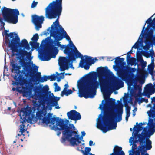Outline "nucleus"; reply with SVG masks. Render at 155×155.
I'll return each instance as SVG.
<instances>
[{
    "instance_id": "f257e3e1",
    "label": "nucleus",
    "mask_w": 155,
    "mask_h": 155,
    "mask_svg": "<svg viewBox=\"0 0 155 155\" xmlns=\"http://www.w3.org/2000/svg\"><path fill=\"white\" fill-rule=\"evenodd\" d=\"M56 28V30L53 31L50 34V36L46 38L45 40L47 41H50L44 49L43 53L41 54V60L48 61L51 57L49 54L54 52L58 51V48L60 47L61 50L65 48L64 53L68 57H60L58 60V64L61 71H63L69 68V64L76 60L78 58H82L83 55L79 52L74 45L71 42V45H63L60 44L59 41L64 38L63 34Z\"/></svg>"
},
{
    "instance_id": "f03ea898",
    "label": "nucleus",
    "mask_w": 155,
    "mask_h": 155,
    "mask_svg": "<svg viewBox=\"0 0 155 155\" xmlns=\"http://www.w3.org/2000/svg\"><path fill=\"white\" fill-rule=\"evenodd\" d=\"M47 113L43 111H38L36 114V119H38L44 124H48L51 123L53 125L52 129L55 131H58L57 134L59 135L61 134V131L63 130L61 142L64 143L68 140L72 146L77 145L81 143L80 140H82L83 136L78 134V131L75 130V128L73 124H68L64 119L57 117H52V114L49 113L46 116Z\"/></svg>"
},
{
    "instance_id": "7ed1b4c3",
    "label": "nucleus",
    "mask_w": 155,
    "mask_h": 155,
    "mask_svg": "<svg viewBox=\"0 0 155 155\" xmlns=\"http://www.w3.org/2000/svg\"><path fill=\"white\" fill-rule=\"evenodd\" d=\"M98 80L97 81V73L92 71L87 77L85 84H81L79 87V96L86 99L93 98L96 94L97 89L100 86L101 89L105 90L109 86V81L103 76L113 74L107 67H100L97 68Z\"/></svg>"
},
{
    "instance_id": "20e7f679",
    "label": "nucleus",
    "mask_w": 155,
    "mask_h": 155,
    "mask_svg": "<svg viewBox=\"0 0 155 155\" xmlns=\"http://www.w3.org/2000/svg\"><path fill=\"white\" fill-rule=\"evenodd\" d=\"M115 100L112 98L106 99V102L109 104L112 108L116 109L117 112L114 111L112 109L110 110L104 111V116L103 118L104 126L101 122H98L97 127L103 133L108 131L116 129L117 123L122 120V116L123 113V105L121 103L118 105L115 103Z\"/></svg>"
},
{
    "instance_id": "39448f33",
    "label": "nucleus",
    "mask_w": 155,
    "mask_h": 155,
    "mask_svg": "<svg viewBox=\"0 0 155 155\" xmlns=\"http://www.w3.org/2000/svg\"><path fill=\"white\" fill-rule=\"evenodd\" d=\"M8 46L12 50V56H18L21 55V57H25V56H31L25 49L27 50L30 49L29 45L26 39L22 40L20 42V38L17 35L15 38L10 39V42L8 44Z\"/></svg>"
},
{
    "instance_id": "423d86ee",
    "label": "nucleus",
    "mask_w": 155,
    "mask_h": 155,
    "mask_svg": "<svg viewBox=\"0 0 155 155\" xmlns=\"http://www.w3.org/2000/svg\"><path fill=\"white\" fill-rule=\"evenodd\" d=\"M18 56H19L18 58L20 59L19 62L21 65L18 66L17 62L13 60H12L10 62V65L12 67L11 71L15 73L13 78L15 80L17 79L22 67H23V74L26 78H33L34 74L35 73L34 69L28 63L25 62L23 58L25 57H21V55H19Z\"/></svg>"
},
{
    "instance_id": "0eeeda50",
    "label": "nucleus",
    "mask_w": 155,
    "mask_h": 155,
    "mask_svg": "<svg viewBox=\"0 0 155 155\" xmlns=\"http://www.w3.org/2000/svg\"><path fill=\"white\" fill-rule=\"evenodd\" d=\"M61 13L60 14H54L53 13H45V18L50 19H55L57 18L55 22H53V24L51 25V30H50V33H52L53 31L56 30V28L61 33L63 34L64 36V38H65L67 40L71 43V41L69 36L68 35L64 29L62 28L61 26L59 24L58 21V19L61 15Z\"/></svg>"
},
{
    "instance_id": "6e6552de",
    "label": "nucleus",
    "mask_w": 155,
    "mask_h": 155,
    "mask_svg": "<svg viewBox=\"0 0 155 155\" xmlns=\"http://www.w3.org/2000/svg\"><path fill=\"white\" fill-rule=\"evenodd\" d=\"M2 12L5 21L13 24L18 22L19 12L17 9H11L4 7L2 8Z\"/></svg>"
},
{
    "instance_id": "1a4fd4ad",
    "label": "nucleus",
    "mask_w": 155,
    "mask_h": 155,
    "mask_svg": "<svg viewBox=\"0 0 155 155\" xmlns=\"http://www.w3.org/2000/svg\"><path fill=\"white\" fill-rule=\"evenodd\" d=\"M62 0H55L49 3L45 8V13L60 14L62 10Z\"/></svg>"
},
{
    "instance_id": "9d476101",
    "label": "nucleus",
    "mask_w": 155,
    "mask_h": 155,
    "mask_svg": "<svg viewBox=\"0 0 155 155\" xmlns=\"http://www.w3.org/2000/svg\"><path fill=\"white\" fill-rule=\"evenodd\" d=\"M49 90L48 85L43 87L38 86H35L34 89V95L37 98L42 97L43 101L45 102L48 101L49 97L48 94L47 93Z\"/></svg>"
},
{
    "instance_id": "9b49d317",
    "label": "nucleus",
    "mask_w": 155,
    "mask_h": 155,
    "mask_svg": "<svg viewBox=\"0 0 155 155\" xmlns=\"http://www.w3.org/2000/svg\"><path fill=\"white\" fill-rule=\"evenodd\" d=\"M30 110L27 108H22L20 112L19 116L20 117V119L22 120L21 121L22 125L20 126V132L21 134H23V136L25 135L24 133L26 131V130L25 129L26 127L25 123L26 122H28V120L30 118Z\"/></svg>"
},
{
    "instance_id": "f8f14e48",
    "label": "nucleus",
    "mask_w": 155,
    "mask_h": 155,
    "mask_svg": "<svg viewBox=\"0 0 155 155\" xmlns=\"http://www.w3.org/2000/svg\"><path fill=\"white\" fill-rule=\"evenodd\" d=\"M136 70L135 68L125 66L118 72V75L122 80L127 81L129 79L133 73Z\"/></svg>"
},
{
    "instance_id": "ddd939ff",
    "label": "nucleus",
    "mask_w": 155,
    "mask_h": 155,
    "mask_svg": "<svg viewBox=\"0 0 155 155\" xmlns=\"http://www.w3.org/2000/svg\"><path fill=\"white\" fill-rule=\"evenodd\" d=\"M153 109L148 111L147 112L149 116V122L147 124L148 126L150 127L148 130L149 135L148 138L150 137L155 132V105Z\"/></svg>"
},
{
    "instance_id": "4468645a",
    "label": "nucleus",
    "mask_w": 155,
    "mask_h": 155,
    "mask_svg": "<svg viewBox=\"0 0 155 155\" xmlns=\"http://www.w3.org/2000/svg\"><path fill=\"white\" fill-rule=\"evenodd\" d=\"M127 63L128 65H130L132 66L136 65L137 66L138 71L139 72V74L138 76L140 78H143L145 76H147L148 73L145 70L140 68H138L139 64L137 62L136 59L133 57H131L127 60Z\"/></svg>"
},
{
    "instance_id": "2eb2a0df",
    "label": "nucleus",
    "mask_w": 155,
    "mask_h": 155,
    "mask_svg": "<svg viewBox=\"0 0 155 155\" xmlns=\"http://www.w3.org/2000/svg\"><path fill=\"white\" fill-rule=\"evenodd\" d=\"M84 57H85V59L82 58L83 57L81 58V59L80 61L79 64L81 67L84 68L85 69L87 70L89 69L90 66L95 63L97 60V58H95L92 59V57H89L87 55H85Z\"/></svg>"
},
{
    "instance_id": "dca6fc26",
    "label": "nucleus",
    "mask_w": 155,
    "mask_h": 155,
    "mask_svg": "<svg viewBox=\"0 0 155 155\" xmlns=\"http://www.w3.org/2000/svg\"><path fill=\"white\" fill-rule=\"evenodd\" d=\"M32 20L33 23L35 26V29L38 31L42 27L41 24L44 20V17L43 16H39L34 15L32 16Z\"/></svg>"
},
{
    "instance_id": "f3484780",
    "label": "nucleus",
    "mask_w": 155,
    "mask_h": 155,
    "mask_svg": "<svg viewBox=\"0 0 155 155\" xmlns=\"http://www.w3.org/2000/svg\"><path fill=\"white\" fill-rule=\"evenodd\" d=\"M67 114L68 119L73 120L76 121L81 118V116L80 113L75 110H72L68 112Z\"/></svg>"
},
{
    "instance_id": "a211bd4d",
    "label": "nucleus",
    "mask_w": 155,
    "mask_h": 155,
    "mask_svg": "<svg viewBox=\"0 0 155 155\" xmlns=\"http://www.w3.org/2000/svg\"><path fill=\"white\" fill-rule=\"evenodd\" d=\"M138 133H137V134H136V132L134 134V135L135 137V140H133L131 141H130V143L131 145L132 144V142H133V143H137L138 142H139L140 143V144L141 145H142V144H145V140L144 139L143 137H142V135L140 134H138ZM132 138L133 139L134 138L131 137H130V139Z\"/></svg>"
},
{
    "instance_id": "6ab92c4d",
    "label": "nucleus",
    "mask_w": 155,
    "mask_h": 155,
    "mask_svg": "<svg viewBox=\"0 0 155 155\" xmlns=\"http://www.w3.org/2000/svg\"><path fill=\"white\" fill-rule=\"evenodd\" d=\"M36 72V71H35ZM35 73L34 74V77L31 78L32 79H35L36 81L38 82H43L46 81L48 79H49L48 76L44 75L43 77H41V73L40 72H37L36 74Z\"/></svg>"
},
{
    "instance_id": "aec40b11",
    "label": "nucleus",
    "mask_w": 155,
    "mask_h": 155,
    "mask_svg": "<svg viewBox=\"0 0 155 155\" xmlns=\"http://www.w3.org/2000/svg\"><path fill=\"white\" fill-rule=\"evenodd\" d=\"M9 32V30H5L4 31V33H3V36H5L6 40L5 41V43L7 45V44H8L10 42V40L8 38L9 37H10L11 39H12L13 38H15V36H16L17 35V34L15 33V32H11L9 34L7 33L8 32Z\"/></svg>"
},
{
    "instance_id": "412c9836",
    "label": "nucleus",
    "mask_w": 155,
    "mask_h": 155,
    "mask_svg": "<svg viewBox=\"0 0 155 155\" xmlns=\"http://www.w3.org/2000/svg\"><path fill=\"white\" fill-rule=\"evenodd\" d=\"M145 144H142L140 146H139L140 147L142 148V150H144V151L146 153H147V150H150L152 148L151 145L152 142L151 140L148 138L145 139Z\"/></svg>"
},
{
    "instance_id": "4be33fe9",
    "label": "nucleus",
    "mask_w": 155,
    "mask_h": 155,
    "mask_svg": "<svg viewBox=\"0 0 155 155\" xmlns=\"http://www.w3.org/2000/svg\"><path fill=\"white\" fill-rule=\"evenodd\" d=\"M113 84L116 90L123 87L124 85V82L122 80L117 77H116L114 79Z\"/></svg>"
},
{
    "instance_id": "5701e85b",
    "label": "nucleus",
    "mask_w": 155,
    "mask_h": 155,
    "mask_svg": "<svg viewBox=\"0 0 155 155\" xmlns=\"http://www.w3.org/2000/svg\"><path fill=\"white\" fill-rule=\"evenodd\" d=\"M146 124V123L144 122L143 123H140L139 124H138V122H137L136 123V125H134V127L133 128L134 131L133 133H134V131H135L136 134H137V133H139V132L141 131L143 129V127L142 126Z\"/></svg>"
},
{
    "instance_id": "b1692460",
    "label": "nucleus",
    "mask_w": 155,
    "mask_h": 155,
    "mask_svg": "<svg viewBox=\"0 0 155 155\" xmlns=\"http://www.w3.org/2000/svg\"><path fill=\"white\" fill-rule=\"evenodd\" d=\"M154 87L152 83H150L146 85L144 88L143 95H147L150 92L152 93V90Z\"/></svg>"
},
{
    "instance_id": "393cba45",
    "label": "nucleus",
    "mask_w": 155,
    "mask_h": 155,
    "mask_svg": "<svg viewBox=\"0 0 155 155\" xmlns=\"http://www.w3.org/2000/svg\"><path fill=\"white\" fill-rule=\"evenodd\" d=\"M60 99L59 97L54 96L50 98L51 103L52 104L53 106H56L55 108L57 109H59L60 108L59 106H56L58 105V101L60 100Z\"/></svg>"
},
{
    "instance_id": "a878e982",
    "label": "nucleus",
    "mask_w": 155,
    "mask_h": 155,
    "mask_svg": "<svg viewBox=\"0 0 155 155\" xmlns=\"http://www.w3.org/2000/svg\"><path fill=\"white\" fill-rule=\"evenodd\" d=\"M148 126H147L146 127L143 128V131L141 132L140 134L142 135V137H143L145 140V139L148 137V135H149L147 130Z\"/></svg>"
},
{
    "instance_id": "bb28decb",
    "label": "nucleus",
    "mask_w": 155,
    "mask_h": 155,
    "mask_svg": "<svg viewBox=\"0 0 155 155\" xmlns=\"http://www.w3.org/2000/svg\"><path fill=\"white\" fill-rule=\"evenodd\" d=\"M142 149V148L140 147L139 146L138 150L136 151L135 155H149L148 153H146L144 150Z\"/></svg>"
},
{
    "instance_id": "cd10ccee",
    "label": "nucleus",
    "mask_w": 155,
    "mask_h": 155,
    "mask_svg": "<svg viewBox=\"0 0 155 155\" xmlns=\"http://www.w3.org/2000/svg\"><path fill=\"white\" fill-rule=\"evenodd\" d=\"M124 60V58H120V57H117L115 58L114 62L117 65L122 64V63Z\"/></svg>"
},
{
    "instance_id": "c85d7f7f",
    "label": "nucleus",
    "mask_w": 155,
    "mask_h": 155,
    "mask_svg": "<svg viewBox=\"0 0 155 155\" xmlns=\"http://www.w3.org/2000/svg\"><path fill=\"white\" fill-rule=\"evenodd\" d=\"M91 151V148L89 147H86L85 149V150H82V152L84 155H95L91 153H90Z\"/></svg>"
},
{
    "instance_id": "c756f323",
    "label": "nucleus",
    "mask_w": 155,
    "mask_h": 155,
    "mask_svg": "<svg viewBox=\"0 0 155 155\" xmlns=\"http://www.w3.org/2000/svg\"><path fill=\"white\" fill-rule=\"evenodd\" d=\"M124 106L126 107V115L127 116H130V107L128 105V103L124 104Z\"/></svg>"
},
{
    "instance_id": "7c9ffc66",
    "label": "nucleus",
    "mask_w": 155,
    "mask_h": 155,
    "mask_svg": "<svg viewBox=\"0 0 155 155\" xmlns=\"http://www.w3.org/2000/svg\"><path fill=\"white\" fill-rule=\"evenodd\" d=\"M145 45L143 47V48L145 50H148L150 47V42L149 41L146 40L145 41Z\"/></svg>"
},
{
    "instance_id": "2f4dec72",
    "label": "nucleus",
    "mask_w": 155,
    "mask_h": 155,
    "mask_svg": "<svg viewBox=\"0 0 155 155\" xmlns=\"http://www.w3.org/2000/svg\"><path fill=\"white\" fill-rule=\"evenodd\" d=\"M72 92L73 91L71 89H68L67 91H64V90H63L61 92V95L62 96H63L64 94L66 96H68L69 94H72Z\"/></svg>"
},
{
    "instance_id": "473e14b6",
    "label": "nucleus",
    "mask_w": 155,
    "mask_h": 155,
    "mask_svg": "<svg viewBox=\"0 0 155 155\" xmlns=\"http://www.w3.org/2000/svg\"><path fill=\"white\" fill-rule=\"evenodd\" d=\"M151 102L152 103H153V107H152L151 105L150 104H149L148 105V106L151 108L149 110H154L153 107L155 105V96L153 97H152L151 98Z\"/></svg>"
},
{
    "instance_id": "72a5a7b5",
    "label": "nucleus",
    "mask_w": 155,
    "mask_h": 155,
    "mask_svg": "<svg viewBox=\"0 0 155 155\" xmlns=\"http://www.w3.org/2000/svg\"><path fill=\"white\" fill-rule=\"evenodd\" d=\"M39 38V36L38 34L37 33H36L33 35V37L31 38V40L35 42H37L38 39Z\"/></svg>"
},
{
    "instance_id": "f704fd0d",
    "label": "nucleus",
    "mask_w": 155,
    "mask_h": 155,
    "mask_svg": "<svg viewBox=\"0 0 155 155\" xmlns=\"http://www.w3.org/2000/svg\"><path fill=\"white\" fill-rule=\"evenodd\" d=\"M153 30L151 31L148 33L147 35V37L151 39L153 38L154 40L155 38V37L153 36Z\"/></svg>"
},
{
    "instance_id": "c9c22d12",
    "label": "nucleus",
    "mask_w": 155,
    "mask_h": 155,
    "mask_svg": "<svg viewBox=\"0 0 155 155\" xmlns=\"http://www.w3.org/2000/svg\"><path fill=\"white\" fill-rule=\"evenodd\" d=\"M49 79H50L51 81H52L54 80H55L56 78H57V76L55 74L51 75V76H48Z\"/></svg>"
},
{
    "instance_id": "e433bc0d",
    "label": "nucleus",
    "mask_w": 155,
    "mask_h": 155,
    "mask_svg": "<svg viewBox=\"0 0 155 155\" xmlns=\"http://www.w3.org/2000/svg\"><path fill=\"white\" fill-rule=\"evenodd\" d=\"M141 41H139V40L137 41L135 43L134 45L132 47V48H134L135 49H137L138 48L139 46V44H140Z\"/></svg>"
},
{
    "instance_id": "4c0bfd02",
    "label": "nucleus",
    "mask_w": 155,
    "mask_h": 155,
    "mask_svg": "<svg viewBox=\"0 0 155 155\" xmlns=\"http://www.w3.org/2000/svg\"><path fill=\"white\" fill-rule=\"evenodd\" d=\"M148 69H154L155 67L154 63H150V64L148 66Z\"/></svg>"
},
{
    "instance_id": "58836bf2",
    "label": "nucleus",
    "mask_w": 155,
    "mask_h": 155,
    "mask_svg": "<svg viewBox=\"0 0 155 155\" xmlns=\"http://www.w3.org/2000/svg\"><path fill=\"white\" fill-rule=\"evenodd\" d=\"M3 18L1 17H0V22L1 24V28L2 29L4 28L5 29L4 26L5 25V23L3 21Z\"/></svg>"
},
{
    "instance_id": "ea45409f",
    "label": "nucleus",
    "mask_w": 155,
    "mask_h": 155,
    "mask_svg": "<svg viewBox=\"0 0 155 155\" xmlns=\"http://www.w3.org/2000/svg\"><path fill=\"white\" fill-rule=\"evenodd\" d=\"M154 14L151 17L149 18L147 20V21L146 22V23H147V24H149V25H150V24L152 22V20L151 18L152 17L153 15H154Z\"/></svg>"
},
{
    "instance_id": "a19ab883",
    "label": "nucleus",
    "mask_w": 155,
    "mask_h": 155,
    "mask_svg": "<svg viewBox=\"0 0 155 155\" xmlns=\"http://www.w3.org/2000/svg\"><path fill=\"white\" fill-rule=\"evenodd\" d=\"M137 59L138 61H140L141 62L144 61L141 55H139L137 56Z\"/></svg>"
},
{
    "instance_id": "79ce46f5",
    "label": "nucleus",
    "mask_w": 155,
    "mask_h": 155,
    "mask_svg": "<svg viewBox=\"0 0 155 155\" xmlns=\"http://www.w3.org/2000/svg\"><path fill=\"white\" fill-rule=\"evenodd\" d=\"M38 4V2H35V1H33L31 5V7L33 8L35 7Z\"/></svg>"
},
{
    "instance_id": "37998d69",
    "label": "nucleus",
    "mask_w": 155,
    "mask_h": 155,
    "mask_svg": "<svg viewBox=\"0 0 155 155\" xmlns=\"http://www.w3.org/2000/svg\"><path fill=\"white\" fill-rule=\"evenodd\" d=\"M144 55L147 58H149L150 56V54L148 52L144 51Z\"/></svg>"
},
{
    "instance_id": "c03bdc74",
    "label": "nucleus",
    "mask_w": 155,
    "mask_h": 155,
    "mask_svg": "<svg viewBox=\"0 0 155 155\" xmlns=\"http://www.w3.org/2000/svg\"><path fill=\"white\" fill-rule=\"evenodd\" d=\"M142 98H142L141 99H137L136 98L135 101L138 102L139 104H140L141 103L143 102V101H143V100H142Z\"/></svg>"
},
{
    "instance_id": "a18cd8bd",
    "label": "nucleus",
    "mask_w": 155,
    "mask_h": 155,
    "mask_svg": "<svg viewBox=\"0 0 155 155\" xmlns=\"http://www.w3.org/2000/svg\"><path fill=\"white\" fill-rule=\"evenodd\" d=\"M148 70H149L150 74L151 75H153L154 74V72H155L154 69H152V70L149 69Z\"/></svg>"
},
{
    "instance_id": "49530a36",
    "label": "nucleus",
    "mask_w": 155,
    "mask_h": 155,
    "mask_svg": "<svg viewBox=\"0 0 155 155\" xmlns=\"http://www.w3.org/2000/svg\"><path fill=\"white\" fill-rule=\"evenodd\" d=\"M60 90H61V88H60V87L59 86H58L55 87L54 91L55 92L58 91H60Z\"/></svg>"
},
{
    "instance_id": "de8ad7c7",
    "label": "nucleus",
    "mask_w": 155,
    "mask_h": 155,
    "mask_svg": "<svg viewBox=\"0 0 155 155\" xmlns=\"http://www.w3.org/2000/svg\"><path fill=\"white\" fill-rule=\"evenodd\" d=\"M35 42L32 41H30L29 42V44L32 47L34 48L35 44Z\"/></svg>"
},
{
    "instance_id": "09e8293b",
    "label": "nucleus",
    "mask_w": 155,
    "mask_h": 155,
    "mask_svg": "<svg viewBox=\"0 0 155 155\" xmlns=\"http://www.w3.org/2000/svg\"><path fill=\"white\" fill-rule=\"evenodd\" d=\"M133 145L132 146V149H133L135 150L137 148V145L134 143H133Z\"/></svg>"
},
{
    "instance_id": "8fccbe9b",
    "label": "nucleus",
    "mask_w": 155,
    "mask_h": 155,
    "mask_svg": "<svg viewBox=\"0 0 155 155\" xmlns=\"http://www.w3.org/2000/svg\"><path fill=\"white\" fill-rule=\"evenodd\" d=\"M39 44L38 43L35 42L34 48H38L39 46Z\"/></svg>"
},
{
    "instance_id": "3c124183",
    "label": "nucleus",
    "mask_w": 155,
    "mask_h": 155,
    "mask_svg": "<svg viewBox=\"0 0 155 155\" xmlns=\"http://www.w3.org/2000/svg\"><path fill=\"white\" fill-rule=\"evenodd\" d=\"M107 59L109 61H112L114 59L112 57H108L107 58Z\"/></svg>"
},
{
    "instance_id": "603ef678",
    "label": "nucleus",
    "mask_w": 155,
    "mask_h": 155,
    "mask_svg": "<svg viewBox=\"0 0 155 155\" xmlns=\"http://www.w3.org/2000/svg\"><path fill=\"white\" fill-rule=\"evenodd\" d=\"M146 66V63L145 62L143 63L142 64L141 66L143 68H144Z\"/></svg>"
},
{
    "instance_id": "864d4df0",
    "label": "nucleus",
    "mask_w": 155,
    "mask_h": 155,
    "mask_svg": "<svg viewBox=\"0 0 155 155\" xmlns=\"http://www.w3.org/2000/svg\"><path fill=\"white\" fill-rule=\"evenodd\" d=\"M154 87L153 88L152 91V93L154 94L155 92V84L153 86Z\"/></svg>"
},
{
    "instance_id": "5fc2aeb1",
    "label": "nucleus",
    "mask_w": 155,
    "mask_h": 155,
    "mask_svg": "<svg viewBox=\"0 0 155 155\" xmlns=\"http://www.w3.org/2000/svg\"><path fill=\"white\" fill-rule=\"evenodd\" d=\"M64 86H65V88H64L63 90H64V91H67V87H68V84H66L65 85H64Z\"/></svg>"
},
{
    "instance_id": "6e6d98bb",
    "label": "nucleus",
    "mask_w": 155,
    "mask_h": 155,
    "mask_svg": "<svg viewBox=\"0 0 155 155\" xmlns=\"http://www.w3.org/2000/svg\"><path fill=\"white\" fill-rule=\"evenodd\" d=\"M150 56L154 55V52L153 50H152V51H150Z\"/></svg>"
},
{
    "instance_id": "4d7b16f0",
    "label": "nucleus",
    "mask_w": 155,
    "mask_h": 155,
    "mask_svg": "<svg viewBox=\"0 0 155 155\" xmlns=\"http://www.w3.org/2000/svg\"><path fill=\"white\" fill-rule=\"evenodd\" d=\"M142 100L143 102H145L146 103L148 102V99H146L144 98H142Z\"/></svg>"
},
{
    "instance_id": "13d9d810",
    "label": "nucleus",
    "mask_w": 155,
    "mask_h": 155,
    "mask_svg": "<svg viewBox=\"0 0 155 155\" xmlns=\"http://www.w3.org/2000/svg\"><path fill=\"white\" fill-rule=\"evenodd\" d=\"M127 59H128L129 58H130L131 57H130L131 55H130V53H127Z\"/></svg>"
},
{
    "instance_id": "bf43d9fd",
    "label": "nucleus",
    "mask_w": 155,
    "mask_h": 155,
    "mask_svg": "<svg viewBox=\"0 0 155 155\" xmlns=\"http://www.w3.org/2000/svg\"><path fill=\"white\" fill-rule=\"evenodd\" d=\"M153 94L152 93L150 92L149 94H148L147 95H144V96H147V97L148 98H150V95L152 94Z\"/></svg>"
},
{
    "instance_id": "052dcab7",
    "label": "nucleus",
    "mask_w": 155,
    "mask_h": 155,
    "mask_svg": "<svg viewBox=\"0 0 155 155\" xmlns=\"http://www.w3.org/2000/svg\"><path fill=\"white\" fill-rule=\"evenodd\" d=\"M93 142L92 140H90L89 142V146H92L93 144Z\"/></svg>"
},
{
    "instance_id": "680f3d73",
    "label": "nucleus",
    "mask_w": 155,
    "mask_h": 155,
    "mask_svg": "<svg viewBox=\"0 0 155 155\" xmlns=\"http://www.w3.org/2000/svg\"><path fill=\"white\" fill-rule=\"evenodd\" d=\"M81 136H85L86 134V133L84 131L81 132Z\"/></svg>"
},
{
    "instance_id": "e2e57ef3",
    "label": "nucleus",
    "mask_w": 155,
    "mask_h": 155,
    "mask_svg": "<svg viewBox=\"0 0 155 155\" xmlns=\"http://www.w3.org/2000/svg\"><path fill=\"white\" fill-rule=\"evenodd\" d=\"M151 63H154V58L152 57V56H151Z\"/></svg>"
},
{
    "instance_id": "0e129e2a",
    "label": "nucleus",
    "mask_w": 155,
    "mask_h": 155,
    "mask_svg": "<svg viewBox=\"0 0 155 155\" xmlns=\"http://www.w3.org/2000/svg\"><path fill=\"white\" fill-rule=\"evenodd\" d=\"M103 106L102 105V104H101L100 106V107H99V108L100 109H101V110H103Z\"/></svg>"
},
{
    "instance_id": "69168bd1",
    "label": "nucleus",
    "mask_w": 155,
    "mask_h": 155,
    "mask_svg": "<svg viewBox=\"0 0 155 155\" xmlns=\"http://www.w3.org/2000/svg\"><path fill=\"white\" fill-rule=\"evenodd\" d=\"M144 28H145V25H144V26H143V29L142 31L141 32V34H144V33L143 32H144Z\"/></svg>"
},
{
    "instance_id": "338daca9",
    "label": "nucleus",
    "mask_w": 155,
    "mask_h": 155,
    "mask_svg": "<svg viewBox=\"0 0 155 155\" xmlns=\"http://www.w3.org/2000/svg\"><path fill=\"white\" fill-rule=\"evenodd\" d=\"M57 78V81L58 82H59L61 80V78H59V77H57V78Z\"/></svg>"
},
{
    "instance_id": "774afa93",
    "label": "nucleus",
    "mask_w": 155,
    "mask_h": 155,
    "mask_svg": "<svg viewBox=\"0 0 155 155\" xmlns=\"http://www.w3.org/2000/svg\"><path fill=\"white\" fill-rule=\"evenodd\" d=\"M54 85L55 86V87L58 86V84L56 82H55L54 83Z\"/></svg>"
}]
</instances>
